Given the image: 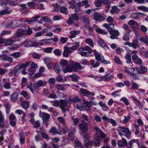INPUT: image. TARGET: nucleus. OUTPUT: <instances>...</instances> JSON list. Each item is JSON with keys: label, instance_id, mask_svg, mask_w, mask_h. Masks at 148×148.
<instances>
[{"label": "nucleus", "instance_id": "1", "mask_svg": "<svg viewBox=\"0 0 148 148\" xmlns=\"http://www.w3.org/2000/svg\"><path fill=\"white\" fill-rule=\"evenodd\" d=\"M103 26L108 29L110 35V38L111 39H118V36H119L120 33L118 30L113 29L114 28V25L113 23H104Z\"/></svg>", "mask_w": 148, "mask_h": 148}, {"label": "nucleus", "instance_id": "2", "mask_svg": "<svg viewBox=\"0 0 148 148\" xmlns=\"http://www.w3.org/2000/svg\"><path fill=\"white\" fill-rule=\"evenodd\" d=\"M30 63V62L28 61L24 64L19 63L13 69L14 75L15 76H17L19 74V70L23 68L29 66Z\"/></svg>", "mask_w": 148, "mask_h": 148}, {"label": "nucleus", "instance_id": "3", "mask_svg": "<svg viewBox=\"0 0 148 148\" xmlns=\"http://www.w3.org/2000/svg\"><path fill=\"white\" fill-rule=\"evenodd\" d=\"M80 90L81 93L84 96L87 97L89 98H92V99L90 100L89 102L91 104V105H96V102L92 101L93 99L95 98L94 97H92L95 95V94L94 92H90L88 90L83 88L80 89Z\"/></svg>", "mask_w": 148, "mask_h": 148}, {"label": "nucleus", "instance_id": "4", "mask_svg": "<svg viewBox=\"0 0 148 148\" xmlns=\"http://www.w3.org/2000/svg\"><path fill=\"white\" fill-rule=\"evenodd\" d=\"M68 4L70 5H72V6H70L69 8L73 9L74 8L75 9V11L76 12H79L81 10V6H83L84 5H82L80 2L77 3L74 0L68 2Z\"/></svg>", "mask_w": 148, "mask_h": 148}, {"label": "nucleus", "instance_id": "5", "mask_svg": "<svg viewBox=\"0 0 148 148\" xmlns=\"http://www.w3.org/2000/svg\"><path fill=\"white\" fill-rule=\"evenodd\" d=\"M93 128L96 131L97 134H99L101 138L104 139V142L105 144H108V143L109 138L108 137H106V135L104 133L103 131L99 129L98 127H94Z\"/></svg>", "mask_w": 148, "mask_h": 148}, {"label": "nucleus", "instance_id": "6", "mask_svg": "<svg viewBox=\"0 0 148 148\" xmlns=\"http://www.w3.org/2000/svg\"><path fill=\"white\" fill-rule=\"evenodd\" d=\"M81 18L82 19L85 23L86 27L90 32L93 31V29L90 26V20L89 16L87 15L83 16Z\"/></svg>", "mask_w": 148, "mask_h": 148}, {"label": "nucleus", "instance_id": "7", "mask_svg": "<svg viewBox=\"0 0 148 148\" xmlns=\"http://www.w3.org/2000/svg\"><path fill=\"white\" fill-rule=\"evenodd\" d=\"M132 59L134 62L136 64L140 65L143 64L142 59L136 54H134L132 55Z\"/></svg>", "mask_w": 148, "mask_h": 148}, {"label": "nucleus", "instance_id": "8", "mask_svg": "<svg viewBox=\"0 0 148 148\" xmlns=\"http://www.w3.org/2000/svg\"><path fill=\"white\" fill-rule=\"evenodd\" d=\"M39 116L42 118V120L44 122L48 121L50 118V116L49 114L42 112L40 111L39 112Z\"/></svg>", "mask_w": 148, "mask_h": 148}, {"label": "nucleus", "instance_id": "9", "mask_svg": "<svg viewBox=\"0 0 148 148\" xmlns=\"http://www.w3.org/2000/svg\"><path fill=\"white\" fill-rule=\"evenodd\" d=\"M117 130L118 131L122 132L124 133L126 135L125 136L127 138L129 137L130 135V131L127 127H118L117 128Z\"/></svg>", "mask_w": 148, "mask_h": 148}, {"label": "nucleus", "instance_id": "10", "mask_svg": "<svg viewBox=\"0 0 148 148\" xmlns=\"http://www.w3.org/2000/svg\"><path fill=\"white\" fill-rule=\"evenodd\" d=\"M79 130L86 133L88 130V123L84 121L79 124Z\"/></svg>", "mask_w": 148, "mask_h": 148}, {"label": "nucleus", "instance_id": "11", "mask_svg": "<svg viewBox=\"0 0 148 148\" xmlns=\"http://www.w3.org/2000/svg\"><path fill=\"white\" fill-rule=\"evenodd\" d=\"M16 35V36H14L12 38L13 39H18V37L26 35V30L25 28H24L23 29H18Z\"/></svg>", "mask_w": 148, "mask_h": 148}, {"label": "nucleus", "instance_id": "12", "mask_svg": "<svg viewBox=\"0 0 148 148\" xmlns=\"http://www.w3.org/2000/svg\"><path fill=\"white\" fill-rule=\"evenodd\" d=\"M40 17V16L36 15L31 18L30 19H29L28 18H25V21L27 23L29 24H32L34 22L37 21L38 19Z\"/></svg>", "mask_w": 148, "mask_h": 148}, {"label": "nucleus", "instance_id": "13", "mask_svg": "<svg viewBox=\"0 0 148 148\" xmlns=\"http://www.w3.org/2000/svg\"><path fill=\"white\" fill-rule=\"evenodd\" d=\"M20 25L18 24L17 21H15L14 22H11L7 25L6 27L9 28L14 29L16 27H20Z\"/></svg>", "mask_w": 148, "mask_h": 148}, {"label": "nucleus", "instance_id": "14", "mask_svg": "<svg viewBox=\"0 0 148 148\" xmlns=\"http://www.w3.org/2000/svg\"><path fill=\"white\" fill-rule=\"evenodd\" d=\"M93 18L96 21H103L104 20V18L103 16L97 12L94 13Z\"/></svg>", "mask_w": 148, "mask_h": 148}, {"label": "nucleus", "instance_id": "15", "mask_svg": "<svg viewBox=\"0 0 148 148\" xmlns=\"http://www.w3.org/2000/svg\"><path fill=\"white\" fill-rule=\"evenodd\" d=\"M37 45V43L36 42L32 40H30L27 41L24 45V46L25 47H36Z\"/></svg>", "mask_w": 148, "mask_h": 148}, {"label": "nucleus", "instance_id": "16", "mask_svg": "<svg viewBox=\"0 0 148 148\" xmlns=\"http://www.w3.org/2000/svg\"><path fill=\"white\" fill-rule=\"evenodd\" d=\"M92 29H95V31L96 32L99 33L100 34H102L103 35L108 34V33L103 31V30L97 27V26L95 24H93V25Z\"/></svg>", "mask_w": 148, "mask_h": 148}, {"label": "nucleus", "instance_id": "17", "mask_svg": "<svg viewBox=\"0 0 148 148\" xmlns=\"http://www.w3.org/2000/svg\"><path fill=\"white\" fill-rule=\"evenodd\" d=\"M64 50L63 55L64 57H67L69 55L72 53L70 47H64L63 48Z\"/></svg>", "mask_w": 148, "mask_h": 148}, {"label": "nucleus", "instance_id": "18", "mask_svg": "<svg viewBox=\"0 0 148 148\" xmlns=\"http://www.w3.org/2000/svg\"><path fill=\"white\" fill-rule=\"evenodd\" d=\"M60 108L62 110V111L64 113L66 111L65 108L67 105L66 102L64 100L60 99Z\"/></svg>", "mask_w": 148, "mask_h": 148}, {"label": "nucleus", "instance_id": "19", "mask_svg": "<svg viewBox=\"0 0 148 148\" xmlns=\"http://www.w3.org/2000/svg\"><path fill=\"white\" fill-rule=\"evenodd\" d=\"M117 144L119 147H123L127 145V143L126 140L124 138H122L121 140L118 141Z\"/></svg>", "mask_w": 148, "mask_h": 148}, {"label": "nucleus", "instance_id": "20", "mask_svg": "<svg viewBox=\"0 0 148 148\" xmlns=\"http://www.w3.org/2000/svg\"><path fill=\"white\" fill-rule=\"evenodd\" d=\"M71 67L73 70L75 71H77L78 69H82L81 65L78 62L73 63L71 64Z\"/></svg>", "mask_w": 148, "mask_h": 148}, {"label": "nucleus", "instance_id": "21", "mask_svg": "<svg viewBox=\"0 0 148 148\" xmlns=\"http://www.w3.org/2000/svg\"><path fill=\"white\" fill-rule=\"evenodd\" d=\"M93 144L95 147H99L102 142L101 139L99 137H96L94 139L92 140Z\"/></svg>", "mask_w": 148, "mask_h": 148}, {"label": "nucleus", "instance_id": "22", "mask_svg": "<svg viewBox=\"0 0 148 148\" xmlns=\"http://www.w3.org/2000/svg\"><path fill=\"white\" fill-rule=\"evenodd\" d=\"M27 88H29L33 93H34V90H36L38 89V87L36 84H32L31 83L30 85L27 86Z\"/></svg>", "mask_w": 148, "mask_h": 148}, {"label": "nucleus", "instance_id": "23", "mask_svg": "<svg viewBox=\"0 0 148 148\" xmlns=\"http://www.w3.org/2000/svg\"><path fill=\"white\" fill-rule=\"evenodd\" d=\"M37 67V65L36 63L33 62L31 64V68H29L28 69V71L31 73H34L36 71V70L34 69L36 68Z\"/></svg>", "mask_w": 148, "mask_h": 148}, {"label": "nucleus", "instance_id": "24", "mask_svg": "<svg viewBox=\"0 0 148 148\" xmlns=\"http://www.w3.org/2000/svg\"><path fill=\"white\" fill-rule=\"evenodd\" d=\"M18 94L17 92H13L10 97V101L12 102H15L17 100Z\"/></svg>", "mask_w": 148, "mask_h": 148}, {"label": "nucleus", "instance_id": "25", "mask_svg": "<svg viewBox=\"0 0 148 148\" xmlns=\"http://www.w3.org/2000/svg\"><path fill=\"white\" fill-rule=\"evenodd\" d=\"M143 15V14L140 12L132 13L131 17L132 18L135 19L140 17Z\"/></svg>", "mask_w": 148, "mask_h": 148}, {"label": "nucleus", "instance_id": "26", "mask_svg": "<svg viewBox=\"0 0 148 148\" xmlns=\"http://www.w3.org/2000/svg\"><path fill=\"white\" fill-rule=\"evenodd\" d=\"M98 42L100 46L103 47H107L108 49L109 47L107 46V45L103 40L101 38H99L98 40Z\"/></svg>", "mask_w": 148, "mask_h": 148}, {"label": "nucleus", "instance_id": "27", "mask_svg": "<svg viewBox=\"0 0 148 148\" xmlns=\"http://www.w3.org/2000/svg\"><path fill=\"white\" fill-rule=\"evenodd\" d=\"M26 30V35H29L33 33V31L27 25H25L24 27Z\"/></svg>", "mask_w": 148, "mask_h": 148}, {"label": "nucleus", "instance_id": "28", "mask_svg": "<svg viewBox=\"0 0 148 148\" xmlns=\"http://www.w3.org/2000/svg\"><path fill=\"white\" fill-rule=\"evenodd\" d=\"M14 40H13L11 38L8 39L5 42V45L6 46H8L12 44L14 42L18 40V39L16 38L14 39Z\"/></svg>", "mask_w": 148, "mask_h": 148}, {"label": "nucleus", "instance_id": "29", "mask_svg": "<svg viewBox=\"0 0 148 148\" xmlns=\"http://www.w3.org/2000/svg\"><path fill=\"white\" fill-rule=\"evenodd\" d=\"M120 12V9L116 6H113L110 10V13L112 14L114 13L117 14Z\"/></svg>", "mask_w": 148, "mask_h": 148}, {"label": "nucleus", "instance_id": "30", "mask_svg": "<svg viewBox=\"0 0 148 148\" xmlns=\"http://www.w3.org/2000/svg\"><path fill=\"white\" fill-rule=\"evenodd\" d=\"M139 66V69L141 72V74H145L147 72V68L145 66H143L142 65Z\"/></svg>", "mask_w": 148, "mask_h": 148}, {"label": "nucleus", "instance_id": "31", "mask_svg": "<svg viewBox=\"0 0 148 148\" xmlns=\"http://www.w3.org/2000/svg\"><path fill=\"white\" fill-rule=\"evenodd\" d=\"M113 78V76L112 75L107 74L106 75L102 76L103 80L104 81L110 80Z\"/></svg>", "mask_w": 148, "mask_h": 148}, {"label": "nucleus", "instance_id": "32", "mask_svg": "<svg viewBox=\"0 0 148 148\" xmlns=\"http://www.w3.org/2000/svg\"><path fill=\"white\" fill-rule=\"evenodd\" d=\"M53 65L56 72L57 73H59L61 71L60 70V65L56 63H54Z\"/></svg>", "mask_w": 148, "mask_h": 148}, {"label": "nucleus", "instance_id": "33", "mask_svg": "<svg viewBox=\"0 0 148 148\" xmlns=\"http://www.w3.org/2000/svg\"><path fill=\"white\" fill-rule=\"evenodd\" d=\"M21 105L22 107L25 109H27L29 108V104L28 101H25L22 102Z\"/></svg>", "mask_w": 148, "mask_h": 148}, {"label": "nucleus", "instance_id": "34", "mask_svg": "<svg viewBox=\"0 0 148 148\" xmlns=\"http://www.w3.org/2000/svg\"><path fill=\"white\" fill-rule=\"evenodd\" d=\"M47 83L46 81H43L41 80L38 81L37 82V84L38 88L42 86H46Z\"/></svg>", "mask_w": 148, "mask_h": 148}, {"label": "nucleus", "instance_id": "35", "mask_svg": "<svg viewBox=\"0 0 148 148\" xmlns=\"http://www.w3.org/2000/svg\"><path fill=\"white\" fill-rule=\"evenodd\" d=\"M138 40H134L132 42V47L134 49H136L139 46Z\"/></svg>", "mask_w": 148, "mask_h": 148}, {"label": "nucleus", "instance_id": "36", "mask_svg": "<svg viewBox=\"0 0 148 148\" xmlns=\"http://www.w3.org/2000/svg\"><path fill=\"white\" fill-rule=\"evenodd\" d=\"M85 42L88 43L91 47H94V42L90 38H87L85 40Z\"/></svg>", "mask_w": 148, "mask_h": 148}, {"label": "nucleus", "instance_id": "37", "mask_svg": "<svg viewBox=\"0 0 148 148\" xmlns=\"http://www.w3.org/2000/svg\"><path fill=\"white\" fill-rule=\"evenodd\" d=\"M60 10L61 13L65 14L66 15H67L68 13L67 8L65 7H60Z\"/></svg>", "mask_w": 148, "mask_h": 148}, {"label": "nucleus", "instance_id": "38", "mask_svg": "<svg viewBox=\"0 0 148 148\" xmlns=\"http://www.w3.org/2000/svg\"><path fill=\"white\" fill-rule=\"evenodd\" d=\"M6 109V112L7 114H9L10 112V103L7 102L5 106Z\"/></svg>", "mask_w": 148, "mask_h": 148}, {"label": "nucleus", "instance_id": "39", "mask_svg": "<svg viewBox=\"0 0 148 148\" xmlns=\"http://www.w3.org/2000/svg\"><path fill=\"white\" fill-rule=\"evenodd\" d=\"M73 70L72 67L70 65H68L65 69H63V71L64 73L67 72H70L72 71Z\"/></svg>", "mask_w": 148, "mask_h": 148}, {"label": "nucleus", "instance_id": "40", "mask_svg": "<svg viewBox=\"0 0 148 148\" xmlns=\"http://www.w3.org/2000/svg\"><path fill=\"white\" fill-rule=\"evenodd\" d=\"M122 27L127 33H129L131 32L130 29L128 25L126 24H123L122 26Z\"/></svg>", "mask_w": 148, "mask_h": 148}, {"label": "nucleus", "instance_id": "41", "mask_svg": "<svg viewBox=\"0 0 148 148\" xmlns=\"http://www.w3.org/2000/svg\"><path fill=\"white\" fill-rule=\"evenodd\" d=\"M21 94L27 99H30V97L27 92L23 90L21 91Z\"/></svg>", "mask_w": 148, "mask_h": 148}, {"label": "nucleus", "instance_id": "42", "mask_svg": "<svg viewBox=\"0 0 148 148\" xmlns=\"http://www.w3.org/2000/svg\"><path fill=\"white\" fill-rule=\"evenodd\" d=\"M70 132L68 134L69 137H71L72 136L75 134L76 132V128L75 127H71L70 130Z\"/></svg>", "mask_w": 148, "mask_h": 148}, {"label": "nucleus", "instance_id": "43", "mask_svg": "<svg viewBox=\"0 0 148 148\" xmlns=\"http://www.w3.org/2000/svg\"><path fill=\"white\" fill-rule=\"evenodd\" d=\"M83 50L88 51V53H91L92 52V49L91 48L88 46H85L83 47Z\"/></svg>", "mask_w": 148, "mask_h": 148}, {"label": "nucleus", "instance_id": "44", "mask_svg": "<svg viewBox=\"0 0 148 148\" xmlns=\"http://www.w3.org/2000/svg\"><path fill=\"white\" fill-rule=\"evenodd\" d=\"M27 82V79L24 77H23L21 80V88L22 89L25 86V84Z\"/></svg>", "mask_w": 148, "mask_h": 148}, {"label": "nucleus", "instance_id": "45", "mask_svg": "<svg viewBox=\"0 0 148 148\" xmlns=\"http://www.w3.org/2000/svg\"><path fill=\"white\" fill-rule=\"evenodd\" d=\"M41 20H42L44 22L50 23L51 20L47 16H44L41 17Z\"/></svg>", "mask_w": 148, "mask_h": 148}, {"label": "nucleus", "instance_id": "46", "mask_svg": "<svg viewBox=\"0 0 148 148\" xmlns=\"http://www.w3.org/2000/svg\"><path fill=\"white\" fill-rule=\"evenodd\" d=\"M100 64V63L99 62H95V61L92 60L91 62V65L94 68H96L98 67Z\"/></svg>", "mask_w": 148, "mask_h": 148}, {"label": "nucleus", "instance_id": "47", "mask_svg": "<svg viewBox=\"0 0 148 148\" xmlns=\"http://www.w3.org/2000/svg\"><path fill=\"white\" fill-rule=\"evenodd\" d=\"M49 132L50 133H51L58 134V131L56 128L54 127H52L49 130Z\"/></svg>", "mask_w": 148, "mask_h": 148}, {"label": "nucleus", "instance_id": "48", "mask_svg": "<svg viewBox=\"0 0 148 148\" xmlns=\"http://www.w3.org/2000/svg\"><path fill=\"white\" fill-rule=\"evenodd\" d=\"M11 13V11L8 10V9H5L1 11L0 12V15H3L7 13L10 14Z\"/></svg>", "mask_w": 148, "mask_h": 148}, {"label": "nucleus", "instance_id": "49", "mask_svg": "<svg viewBox=\"0 0 148 148\" xmlns=\"http://www.w3.org/2000/svg\"><path fill=\"white\" fill-rule=\"evenodd\" d=\"M75 148H80V147H83L81 143L78 140H76L75 141Z\"/></svg>", "mask_w": 148, "mask_h": 148}, {"label": "nucleus", "instance_id": "50", "mask_svg": "<svg viewBox=\"0 0 148 148\" xmlns=\"http://www.w3.org/2000/svg\"><path fill=\"white\" fill-rule=\"evenodd\" d=\"M95 6L97 7H100L101 6V0H97L95 1L94 3Z\"/></svg>", "mask_w": 148, "mask_h": 148}, {"label": "nucleus", "instance_id": "51", "mask_svg": "<svg viewBox=\"0 0 148 148\" xmlns=\"http://www.w3.org/2000/svg\"><path fill=\"white\" fill-rule=\"evenodd\" d=\"M53 53L56 56H59L62 54L61 50L60 49H57L54 50Z\"/></svg>", "mask_w": 148, "mask_h": 148}, {"label": "nucleus", "instance_id": "52", "mask_svg": "<svg viewBox=\"0 0 148 148\" xmlns=\"http://www.w3.org/2000/svg\"><path fill=\"white\" fill-rule=\"evenodd\" d=\"M12 33V32L9 30H5L3 31L1 33V35L3 36L4 35H10Z\"/></svg>", "mask_w": 148, "mask_h": 148}, {"label": "nucleus", "instance_id": "53", "mask_svg": "<svg viewBox=\"0 0 148 148\" xmlns=\"http://www.w3.org/2000/svg\"><path fill=\"white\" fill-rule=\"evenodd\" d=\"M3 87L6 89H10L11 88L10 83L9 82H7L4 84Z\"/></svg>", "mask_w": 148, "mask_h": 148}, {"label": "nucleus", "instance_id": "54", "mask_svg": "<svg viewBox=\"0 0 148 148\" xmlns=\"http://www.w3.org/2000/svg\"><path fill=\"white\" fill-rule=\"evenodd\" d=\"M18 1V0H10L8 1V3L10 6H15L16 5V3H15Z\"/></svg>", "mask_w": 148, "mask_h": 148}, {"label": "nucleus", "instance_id": "55", "mask_svg": "<svg viewBox=\"0 0 148 148\" xmlns=\"http://www.w3.org/2000/svg\"><path fill=\"white\" fill-rule=\"evenodd\" d=\"M79 42H75V45H73L71 47H70L72 51L73 50H75L77 48L79 47Z\"/></svg>", "mask_w": 148, "mask_h": 148}, {"label": "nucleus", "instance_id": "56", "mask_svg": "<svg viewBox=\"0 0 148 148\" xmlns=\"http://www.w3.org/2000/svg\"><path fill=\"white\" fill-rule=\"evenodd\" d=\"M10 55L16 58L20 56L21 53L19 52H16Z\"/></svg>", "mask_w": 148, "mask_h": 148}, {"label": "nucleus", "instance_id": "57", "mask_svg": "<svg viewBox=\"0 0 148 148\" xmlns=\"http://www.w3.org/2000/svg\"><path fill=\"white\" fill-rule=\"evenodd\" d=\"M120 100L122 101L127 106H128L129 105L130 103L128 102V100L125 97H122L121 98Z\"/></svg>", "mask_w": 148, "mask_h": 148}, {"label": "nucleus", "instance_id": "58", "mask_svg": "<svg viewBox=\"0 0 148 148\" xmlns=\"http://www.w3.org/2000/svg\"><path fill=\"white\" fill-rule=\"evenodd\" d=\"M93 145V144L92 140L88 141L85 143V145L87 147H91Z\"/></svg>", "mask_w": 148, "mask_h": 148}, {"label": "nucleus", "instance_id": "59", "mask_svg": "<svg viewBox=\"0 0 148 148\" xmlns=\"http://www.w3.org/2000/svg\"><path fill=\"white\" fill-rule=\"evenodd\" d=\"M27 5L29 7L35 5H36V0H33V1L28 2L27 3Z\"/></svg>", "mask_w": 148, "mask_h": 148}, {"label": "nucleus", "instance_id": "60", "mask_svg": "<svg viewBox=\"0 0 148 148\" xmlns=\"http://www.w3.org/2000/svg\"><path fill=\"white\" fill-rule=\"evenodd\" d=\"M132 69L134 73L141 74V72L138 68H132Z\"/></svg>", "mask_w": 148, "mask_h": 148}, {"label": "nucleus", "instance_id": "61", "mask_svg": "<svg viewBox=\"0 0 148 148\" xmlns=\"http://www.w3.org/2000/svg\"><path fill=\"white\" fill-rule=\"evenodd\" d=\"M139 87L138 85L136 83H132V85L131 88V89H137Z\"/></svg>", "mask_w": 148, "mask_h": 148}, {"label": "nucleus", "instance_id": "62", "mask_svg": "<svg viewBox=\"0 0 148 148\" xmlns=\"http://www.w3.org/2000/svg\"><path fill=\"white\" fill-rule=\"evenodd\" d=\"M138 9L143 11L144 12L148 11V8L144 6H139L138 7Z\"/></svg>", "mask_w": 148, "mask_h": 148}, {"label": "nucleus", "instance_id": "63", "mask_svg": "<svg viewBox=\"0 0 148 148\" xmlns=\"http://www.w3.org/2000/svg\"><path fill=\"white\" fill-rule=\"evenodd\" d=\"M129 34L127 33L124 34V37L123 38V39L124 40L126 41L129 40L130 35Z\"/></svg>", "mask_w": 148, "mask_h": 148}, {"label": "nucleus", "instance_id": "64", "mask_svg": "<svg viewBox=\"0 0 148 148\" xmlns=\"http://www.w3.org/2000/svg\"><path fill=\"white\" fill-rule=\"evenodd\" d=\"M41 56L40 54H39L36 53H34L32 54V57L35 59H39Z\"/></svg>", "mask_w": 148, "mask_h": 148}]
</instances>
